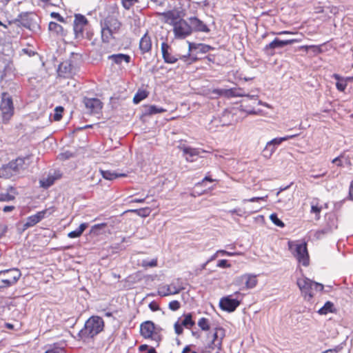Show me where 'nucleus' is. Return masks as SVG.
<instances>
[{
  "mask_svg": "<svg viewBox=\"0 0 353 353\" xmlns=\"http://www.w3.org/2000/svg\"><path fill=\"white\" fill-rule=\"evenodd\" d=\"M87 228L88 223H81L77 230L69 232L68 236L71 239L79 237Z\"/></svg>",
  "mask_w": 353,
  "mask_h": 353,
  "instance_id": "473e14b6",
  "label": "nucleus"
},
{
  "mask_svg": "<svg viewBox=\"0 0 353 353\" xmlns=\"http://www.w3.org/2000/svg\"><path fill=\"white\" fill-rule=\"evenodd\" d=\"M146 108H147L146 114L148 115H152V114H159V113H162V112H165L166 111L165 109H164L163 108L157 107L154 105H148Z\"/></svg>",
  "mask_w": 353,
  "mask_h": 353,
  "instance_id": "e433bc0d",
  "label": "nucleus"
},
{
  "mask_svg": "<svg viewBox=\"0 0 353 353\" xmlns=\"http://www.w3.org/2000/svg\"><path fill=\"white\" fill-rule=\"evenodd\" d=\"M73 30L77 39L86 38L88 40H91L93 37V32L90 30L89 21L83 14H74Z\"/></svg>",
  "mask_w": 353,
  "mask_h": 353,
  "instance_id": "7ed1b4c3",
  "label": "nucleus"
},
{
  "mask_svg": "<svg viewBox=\"0 0 353 353\" xmlns=\"http://www.w3.org/2000/svg\"><path fill=\"white\" fill-rule=\"evenodd\" d=\"M108 224L106 223H101L99 224H95L92 226L90 230V233H92L95 235L99 234V231L103 230L107 227Z\"/></svg>",
  "mask_w": 353,
  "mask_h": 353,
  "instance_id": "ea45409f",
  "label": "nucleus"
},
{
  "mask_svg": "<svg viewBox=\"0 0 353 353\" xmlns=\"http://www.w3.org/2000/svg\"><path fill=\"white\" fill-rule=\"evenodd\" d=\"M174 331L176 334L180 335L183 333V325L181 323L180 324L178 321L174 323Z\"/></svg>",
  "mask_w": 353,
  "mask_h": 353,
  "instance_id": "8fccbe9b",
  "label": "nucleus"
},
{
  "mask_svg": "<svg viewBox=\"0 0 353 353\" xmlns=\"http://www.w3.org/2000/svg\"><path fill=\"white\" fill-rule=\"evenodd\" d=\"M148 349V345L146 344L141 345L139 347V350L140 352L146 351Z\"/></svg>",
  "mask_w": 353,
  "mask_h": 353,
  "instance_id": "e2e57ef3",
  "label": "nucleus"
},
{
  "mask_svg": "<svg viewBox=\"0 0 353 353\" xmlns=\"http://www.w3.org/2000/svg\"><path fill=\"white\" fill-rule=\"evenodd\" d=\"M149 308L152 311L155 312V311H157V310H159V305L155 301H152L149 304Z\"/></svg>",
  "mask_w": 353,
  "mask_h": 353,
  "instance_id": "6e6d98bb",
  "label": "nucleus"
},
{
  "mask_svg": "<svg viewBox=\"0 0 353 353\" xmlns=\"http://www.w3.org/2000/svg\"><path fill=\"white\" fill-rule=\"evenodd\" d=\"M296 41L297 40L296 39L280 40L278 38H275L272 42L264 47L263 51L267 55L273 56L275 54V48H282L285 46L292 44Z\"/></svg>",
  "mask_w": 353,
  "mask_h": 353,
  "instance_id": "ddd939ff",
  "label": "nucleus"
},
{
  "mask_svg": "<svg viewBox=\"0 0 353 353\" xmlns=\"http://www.w3.org/2000/svg\"><path fill=\"white\" fill-rule=\"evenodd\" d=\"M104 321L99 316H92L85 323L84 327L79 332L81 339L93 338L103 330Z\"/></svg>",
  "mask_w": 353,
  "mask_h": 353,
  "instance_id": "f03ea898",
  "label": "nucleus"
},
{
  "mask_svg": "<svg viewBox=\"0 0 353 353\" xmlns=\"http://www.w3.org/2000/svg\"><path fill=\"white\" fill-rule=\"evenodd\" d=\"M197 44H198V43H194L188 42V52H190H190H191L192 50L198 49Z\"/></svg>",
  "mask_w": 353,
  "mask_h": 353,
  "instance_id": "4d7b16f0",
  "label": "nucleus"
},
{
  "mask_svg": "<svg viewBox=\"0 0 353 353\" xmlns=\"http://www.w3.org/2000/svg\"><path fill=\"white\" fill-rule=\"evenodd\" d=\"M0 113L1 121L3 124H8L14 114V106L11 96L7 92L1 94L0 102Z\"/></svg>",
  "mask_w": 353,
  "mask_h": 353,
  "instance_id": "423d86ee",
  "label": "nucleus"
},
{
  "mask_svg": "<svg viewBox=\"0 0 353 353\" xmlns=\"http://www.w3.org/2000/svg\"><path fill=\"white\" fill-rule=\"evenodd\" d=\"M161 50L163 59L165 63H175L178 61V58L171 54L172 48L168 43L163 42L161 45Z\"/></svg>",
  "mask_w": 353,
  "mask_h": 353,
  "instance_id": "f3484780",
  "label": "nucleus"
},
{
  "mask_svg": "<svg viewBox=\"0 0 353 353\" xmlns=\"http://www.w3.org/2000/svg\"><path fill=\"white\" fill-rule=\"evenodd\" d=\"M205 63L211 67V63H215V56L213 54H209L202 59Z\"/></svg>",
  "mask_w": 353,
  "mask_h": 353,
  "instance_id": "a18cd8bd",
  "label": "nucleus"
},
{
  "mask_svg": "<svg viewBox=\"0 0 353 353\" xmlns=\"http://www.w3.org/2000/svg\"><path fill=\"white\" fill-rule=\"evenodd\" d=\"M121 23L114 15H108L101 22V39L103 42H109L117 33Z\"/></svg>",
  "mask_w": 353,
  "mask_h": 353,
  "instance_id": "20e7f679",
  "label": "nucleus"
},
{
  "mask_svg": "<svg viewBox=\"0 0 353 353\" xmlns=\"http://www.w3.org/2000/svg\"><path fill=\"white\" fill-rule=\"evenodd\" d=\"M58 72L60 76L68 77L72 74V65L69 63H61L59 65Z\"/></svg>",
  "mask_w": 353,
  "mask_h": 353,
  "instance_id": "a878e982",
  "label": "nucleus"
},
{
  "mask_svg": "<svg viewBox=\"0 0 353 353\" xmlns=\"http://www.w3.org/2000/svg\"><path fill=\"white\" fill-rule=\"evenodd\" d=\"M44 353H65L64 346L58 343L49 345Z\"/></svg>",
  "mask_w": 353,
  "mask_h": 353,
  "instance_id": "cd10ccee",
  "label": "nucleus"
},
{
  "mask_svg": "<svg viewBox=\"0 0 353 353\" xmlns=\"http://www.w3.org/2000/svg\"><path fill=\"white\" fill-rule=\"evenodd\" d=\"M83 103L90 113H99L102 108V102L97 98H84Z\"/></svg>",
  "mask_w": 353,
  "mask_h": 353,
  "instance_id": "dca6fc26",
  "label": "nucleus"
},
{
  "mask_svg": "<svg viewBox=\"0 0 353 353\" xmlns=\"http://www.w3.org/2000/svg\"><path fill=\"white\" fill-rule=\"evenodd\" d=\"M236 283L241 287V290L252 289L257 283L256 275L251 274L241 275L236 279Z\"/></svg>",
  "mask_w": 353,
  "mask_h": 353,
  "instance_id": "4468645a",
  "label": "nucleus"
},
{
  "mask_svg": "<svg viewBox=\"0 0 353 353\" xmlns=\"http://www.w3.org/2000/svg\"><path fill=\"white\" fill-rule=\"evenodd\" d=\"M224 336V330L222 328H216L214 333L213 334V339L212 341V345L210 347L212 349L218 348L221 349L222 339Z\"/></svg>",
  "mask_w": 353,
  "mask_h": 353,
  "instance_id": "aec40b11",
  "label": "nucleus"
},
{
  "mask_svg": "<svg viewBox=\"0 0 353 353\" xmlns=\"http://www.w3.org/2000/svg\"><path fill=\"white\" fill-rule=\"evenodd\" d=\"M332 77L337 81L336 83V89L340 92H344L347 85V81L351 79V77L343 78L338 74H334Z\"/></svg>",
  "mask_w": 353,
  "mask_h": 353,
  "instance_id": "b1692460",
  "label": "nucleus"
},
{
  "mask_svg": "<svg viewBox=\"0 0 353 353\" xmlns=\"http://www.w3.org/2000/svg\"><path fill=\"white\" fill-rule=\"evenodd\" d=\"M198 325L203 331H208L210 330L209 321L206 318H201L198 322Z\"/></svg>",
  "mask_w": 353,
  "mask_h": 353,
  "instance_id": "a19ab883",
  "label": "nucleus"
},
{
  "mask_svg": "<svg viewBox=\"0 0 353 353\" xmlns=\"http://www.w3.org/2000/svg\"><path fill=\"white\" fill-rule=\"evenodd\" d=\"M54 212V209L53 208H50L37 212L35 214L29 216L26 219V222L23 224V230L33 227L46 216L51 215Z\"/></svg>",
  "mask_w": 353,
  "mask_h": 353,
  "instance_id": "9b49d317",
  "label": "nucleus"
},
{
  "mask_svg": "<svg viewBox=\"0 0 353 353\" xmlns=\"http://www.w3.org/2000/svg\"><path fill=\"white\" fill-rule=\"evenodd\" d=\"M102 176L107 180H113L119 177L125 176V174H118L111 170H101Z\"/></svg>",
  "mask_w": 353,
  "mask_h": 353,
  "instance_id": "c756f323",
  "label": "nucleus"
},
{
  "mask_svg": "<svg viewBox=\"0 0 353 353\" xmlns=\"http://www.w3.org/2000/svg\"><path fill=\"white\" fill-rule=\"evenodd\" d=\"M197 46H198V50H199V52L203 53V54L207 53L209 51L214 49V47H212L210 45L201 43H198Z\"/></svg>",
  "mask_w": 353,
  "mask_h": 353,
  "instance_id": "37998d69",
  "label": "nucleus"
},
{
  "mask_svg": "<svg viewBox=\"0 0 353 353\" xmlns=\"http://www.w3.org/2000/svg\"><path fill=\"white\" fill-rule=\"evenodd\" d=\"M225 254V251H223V250L218 251L216 254H214V256L212 257V259H211L210 260H208V261H207V263H208L210 262V261H211L212 259H214V258L216 257L219 254H222V255H223V254Z\"/></svg>",
  "mask_w": 353,
  "mask_h": 353,
  "instance_id": "680f3d73",
  "label": "nucleus"
},
{
  "mask_svg": "<svg viewBox=\"0 0 353 353\" xmlns=\"http://www.w3.org/2000/svg\"><path fill=\"white\" fill-rule=\"evenodd\" d=\"M230 116H231V113L228 110L224 111L222 114V118L223 117H230Z\"/></svg>",
  "mask_w": 353,
  "mask_h": 353,
  "instance_id": "69168bd1",
  "label": "nucleus"
},
{
  "mask_svg": "<svg viewBox=\"0 0 353 353\" xmlns=\"http://www.w3.org/2000/svg\"><path fill=\"white\" fill-rule=\"evenodd\" d=\"M183 154L188 155V157H186L187 161H193V159H192L194 157H196L199 155V152L196 148H192L190 147H184L182 149Z\"/></svg>",
  "mask_w": 353,
  "mask_h": 353,
  "instance_id": "7c9ffc66",
  "label": "nucleus"
},
{
  "mask_svg": "<svg viewBox=\"0 0 353 353\" xmlns=\"http://www.w3.org/2000/svg\"><path fill=\"white\" fill-rule=\"evenodd\" d=\"M296 136L297 134L287 135L283 137L274 138L272 140L270 141L269 142L267 143L266 146L263 150L264 156L268 158L270 157L276 150V145H279L282 142L293 139Z\"/></svg>",
  "mask_w": 353,
  "mask_h": 353,
  "instance_id": "f8f14e48",
  "label": "nucleus"
},
{
  "mask_svg": "<svg viewBox=\"0 0 353 353\" xmlns=\"http://www.w3.org/2000/svg\"><path fill=\"white\" fill-rule=\"evenodd\" d=\"M349 196L350 199L353 201V181L350 183V190H349Z\"/></svg>",
  "mask_w": 353,
  "mask_h": 353,
  "instance_id": "052dcab7",
  "label": "nucleus"
},
{
  "mask_svg": "<svg viewBox=\"0 0 353 353\" xmlns=\"http://www.w3.org/2000/svg\"><path fill=\"white\" fill-rule=\"evenodd\" d=\"M241 301L236 299L232 298V296H227L221 298L219 301L220 308L228 312H234L240 305Z\"/></svg>",
  "mask_w": 353,
  "mask_h": 353,
  "instance_id": "2eb2a0df",
  "label": "nucleus"
},
{
  "mask_svg": "<svg viewBox=\"0 0 353 353\" xmlns=\"http://www.w3.org/2000/svg\"><path fill=\"white\" fill-rule=\"evenodd\" d=\"M189 21L192 28V32L194 31L208 33L210 31L208 26L203 21L196 17H190Z\"/></svg>",
  "mask_w": 353,
  "mask_h": 353,
  "instance_id": "a211bd4d",
  "label": "nucleus"
},
{
  "mask_svg": "<svg viewBox=\"0 0 353 353\" xmlns=\"http://www.w3.org/2000/svg\"><path fill=\"white\" fill-rule=\"evenodd\" d=\"M48 29L52 33L57 35L64 36L66 34V32L63 28L56 22H50L48 25Z\"/></svg>",
  "mask_w": 353,
  "mask_h": 353,
  "instance_id": "393cba45",
  "label": "nucleus"
},
{
  "mask_svg": "<svg viewBox=\"0 0 353 353\" xmlns=\"http://www.w3.org/2000/svg\"><path fill=\"white\" fill-rule=\"evenodd\" d=\"M289 250H292L295 248L293 254L299 263L302 265H308L310 263V256L307 248V243L304 241L301 244H296L294 241L288 242Z\"/></svg>",
  "mask_w": 353,
  "mask_h": 353,
  "instance_id": "1a4fd4ad",
  "label": "nucleus"
},
{
  "mask_svg": "<svg viewBox=\"0 0 353 353\" xmlns=\"http://www.w3.org/2000/svg\"><path fill=\"white\" fill-rule=\"evenodd\" d=\"M148 92L143 89H139L133 98V102L135 104L140 103L142 100L145 99L148 96Z\"/></svg>",
  "mask_w": 353,
  "mask_h": 353,
  "instance_id": "f704fd0d",
  "label": "nucleus"
},
{
  "mask_svg": "<svg viewBox=\"0 0 353 353\" xmlns=\"http://www.w3.org/2000/svg\"><path fill=\"white\" fill-rule=\"evenodd\" d=\"M296 283L304 299L307 301H310L314 297L313 290L321 292L324 288L323 284L314 282L304 276L299 278Z\"/></svg>",
  "mask_w": 353,
  "mask_h": 353,
  "instance_id": "39448f33",
  "label": "nucleus"
},
{
  "mask_svg": "<svg viewBox=\"0 0 353 353\" xmlns=\"http://www.w3.org/2000/svg\"><path fill=\"white\" fill-rule=\"evenodd\" d=\"M270 219L275 225L280 228H283L285 226L284 223L278 217L276 213L271 214Z\"/></svg>",
  "mask_w": 353,
  "mask_h": 353,
  "instance_id": "79ce46f5",
  "label": "nucleus"
},
{
  "mask_svg": "<svg viewBox=\"0 0 353 353\" xmlns=\"http://www.w3.org/2000/svg\"><path fill=\"white\" fill-rule=\"evenodd\" d=\"M336 311L332 302L327 301L324 305L318 310V313L321 315H325L328 313H332Z\"/></svg>",
  "mask_w": 353,
  "mask_h": 353,
  "instance_id": "c85d7f7f",
  "label": "nucleus"
},
{
  "mask_svg": "<svg viewBox=\"0 0 353 353\" xmlns=\"http://www.w3.org/2000/svg\"><path fill=\"white\" fill-rule=\"evenodd\" d=\"M140 333L144 339L152 341L156 347H158L162 337L157 330L154 323L151 321L143 322L140 325Z\"/></svg>",
  "mask_w": 353,
  "mask_h": 353,
  "instance_id": "0eeeda50",
  "label": "nucleus"
},
{
  "mask_svg": "<svg viewBox=\"0 0 353 353\" xmlns=\"http://www.w3.org/2000/svg\"><path fill=\"white\" fill-rule=\"evenodd\" d=\"M54 120L60 121L62 118V113L63 112V108L61 106H57L54 109Z\"/></svg>",
  "mask_w": 353,
  "mask_h": 353,
  "instance_id": "c03bdc74",
  "label": "nucleus"
},
{
  "mask_svg": "<svg viewBox=\"0 0 353 353\" xmlns=\"http://www.w3.org/2000/svg\"><path fill=\"white\" fill-rule=\"evenodd\" d=\"M50 16L56 19L58 21L61 23H65V19L58 12H52L50 14Z\"/></svg>",
  "mask_w": 353,
  "mask_h": 353,
  "instance_id": "09e8293b",
  "label": "nucleus"
},
{
  "mask_svg": "<svg viewBox=\"0 0 353 353\" xmlns=\"http://www.w3.org/2000/svg\"><path fill=\"white\" fill-rule=\"evenodd\" d=\"M21 274L19 269L13 268L9 270L0 271L1 276V283L4 288L10 287L14 284L20 278Z\"/></svg>",
  "mask_w": 353,
  "mask_h": 353,
  "instance_id": "9d476101",
  "label": "nucleus"
},
{
  "mask_svg": "<svg viewBox=\"0 0 353 353\" xmlns=\"http://www.w3.org/2000/svg\"><path fill=\"white\" fill-rule=\"evenodd\" d=\"M25 164L24 158H17L0 168V177L9 179L18 173Z\"/></svg>",
  "mask_w": 353,
  "mask_h": 353,
  "instance_id": "6e6552de",
  "label": "nucleus"
},
{
  "mask_svg": "<svg viewBox=\"0 0 353 353\" xmlns=\"http://www.w3.org/2000/svg\"><path fill=\"white\" fill-rule=\"evenodd\" d=\"M189 352H190V346L187 345L183 348L182 353H188Z\"/></svg>",
  "mask_w": 353,
  "mask_h": 353,
  "instance_id": "774afa93",
  "label": "nucleus"
},
{
  "mask_svg": "<svg viewBox=\"0 0 353 353\" xmlns=\"http://www.w3.org/2000/svg\"><path fill=\"white\" fill-rule=\"evenodd\" d=\"M216 179H212L210 176L207 175L205 176L201 181L200 182H198L196 185V186H201L203 185V183L205 182V181H209V182H213V181H215Z\"/></svg>",
  "mask_w": 353,
  "mask_h": 353,
  "instance_id": "603ef678",
  "label": "nucleus"
},
{
  "mask_svg": "<svg viewBox=\"0 0 353 353\" xmlns=\"http://www.w3.org/2000/svg\"><path fill=\"white\" fill-rule=\"evenodd\" d=\"M323 208L322 205L319 203V201L314 200L311 203V210L310 212L312 214H315L316 219H320V214Z\"/></svg>",
  "mask_w": 353,
  "mask_h": 353,
  "instance_id": "2f4dec72",
  "label": "nucleus"
},
{
  "mask_svg": "<svg viewBox=\"0 0 353 353\" xmlns=\"http://www.w3.org/2000/svg\"><path fill=\"white\" fill-rule=\"evenodd\" d=\"M344 157V155L343 154H341L340 156L336 157L335 159H334L332 160V163L336 164L338 167H342L343 166V163H342V159Z\"/></svg>",
  "mask_w": 353,
  "mask_h": 353,
  "instance_id": "3c124183",
  "label": "nucleus"
},
{
  "mask_svg": "<svg viewBox=\"0 0 353 353\" xmlns=\"http://www.w3.org/2000/svg\"><path fill=\"white\" fill-rule=\"evenodd\" d=\"M61 156V159H68L71 154H68V153H62L60 154Z\"/></svg>",
  "mask_w": 353,
  "mask_h": 353,
  "instance_id": "338daca9",
  "label": "nucleus"
},
{
  "mask_svg": "<svg viewBox=\"0 0 353 353\" xmlns=\"http://www.w3.org/2000/svg\"><path fill=\"white\" fill-rule=\"evenodd\" d=\"M123 6L125 9H130L132 6H133L136 3L138 2V0H121Z\"/></svg>",
  "mask_w": 353,
  "mask_h": 353,
  "instance_id": "49530a36",
  "label": "nucleus"
},
{
  "mask_svg": "<svg viewBox=\"0 0 353 353\" xmlns=\"http://www.w3.org/2000/svg\"><path fill=\"white\" fill-rule=\"evenodd\" d=\"M31 15H32V14L30 12H22L18 15L17 20L24 27L30 28L31 26Z\"/></svg>",
  "mask_w": 353,
  "mask_h": 353,
  "instance_id": "bb28decb",
  "label": "nucleus"
},
{
  "mask_svg": "<svg viewBox=\"0 0 353 353\" xmlns=\"http://www.w3.org/2000/svg\"><path fill=\"white\" fill-rule=\"evenodd\" d=\"M158 294L161 296H166L177 294V290H174V291L172 292L170 285H164L159 288Z\"/></svg>",
  "mask_w": 353,
  "mask_h": 353,
  "instance_id": "72a5a7b5",
  "label": "nucleus"
},
{
  "mask_svg": "<svg viewBox=\"0 0 353 353\" xmlns=\"http://www.w3.org/2000/svg\"><path fill=\"white\" fill-rule=\"evenodd\" d=\"M108 59L117 65H120L123 62L129 63L131 61V57L128 54L119 53L110 55Z\"/></svg>",
  "mask_w": 353,
  "mask_h": 353,
  "instance_id": "4be33fe9",
  "label": "nucleus"
},
{
  "mask_svg": "<svg viewBox=\"0 0 353 353\" xmlns=\"http://www.w3.org/2000/svg\"><path fill=\"white\" fill-rule=\"evenodd\" d=\"M342 349V347H341L340 345H338L336 347H335L334 349H329V350H327L324 352H323L322 353H338L339 352H340Z\"/></svg>",
  "mask_w": 353,
  "mask_h": 353,
  "instance_id": "864d4df0",
  "label": "nucleus"
},
{
  "mask_svg": "<svg viewBox=\"0 0 353 353\" xmlns=\"http://www.w3.org/2000/svg\"><path fill=\"white\" fill-rule=\"evenodd\" d=\"M17 194L14 188L10 186L8 188L6 192H0V201L8 202L14 200Z\"/></svg>",
  "mask_w": 353,
  "mask_h": 353,
  "instance_id": "5701e85b",
  "label": "nucleus"
},
{
  "mask_svg": "<svg viewBox=\"0 0 353 353\" xmlns=\"http://www.w3.org/2000/svg\"><path fill=\"white\" fill-rule=\"evenodd\" d=\"M14 206L13 205H6L3 208V211L4 212H12V210H14Z\"/></svg>",
  "mask_w": 353,
  "mask_h": 353,
  "instance_id": "bf43d9fd",
  "label": "nucleus"
},
{
  "mask_svg": "<svg viewBox=\"0 0 353 353\" xmlns=\"http://www.w3.org/2000/svg\"><path fill=\"white\" fill-rule=\"evenodd\" d=\"M165 21L172 26V32L176 39H184L192 34V28L190 24L181 18L177 11L170 10L163 13Z\"/></svg>",
  "mask_w": 353,
  "mask_h": 353,
  "instance_id": "f257e3e1",
  "label": "nucleus"
},
{
  "mask_svg": "<svg viewBox=\"0 0 353 353\" xmlns=\"http://www.w3.org/2000/svg\"><path fill=\"white\" fill-rule=\"evenodd\" d=\"M61 177V175L58 176H48L46 179H43L40 181V185L42 188H48L54 184L55 181Z\"/></svg>",
  "mask_w": 353,
  "mask_h": 353,
  "instance_id": "c9c22d12",
  "label": "nucleus"
},
{
  "mask_svg": "<svg viewBox=\"0 0 353 353\" xmlns=\"http://www.w3.org/2000/svg\"><path fill=\"white\" fill-rule=\"evenodd\" d=\"M262 200H264L263 197H252L250 199H245L244 201L257 202Z\"/></svg>",
  "mask_w": 353,
  "mask_h": 353,
  "instance_id": "13d9d810",
  "label": "nucleus"
},
{
  "mask_svg": "<svg viewBox=\"0 0 353 353\" xmlns=\"http://www.w3.org/2000/svg\"><path fill=\"white\" fill-rule=\"evenodd\" d=\"M177 58H178V60L180 59V60L183 61V62L186 63L187 64H188V61H190V53L188 52V54L186 55H182Z\"/></svg>",
  "mask_w": 353,
  "mask_h": 353,
  "instance_id": "5fc2aeb1",
  "label": "nucleus"
},
{
  "mask_svg": "<svg viewBox=\"0 0 353 353\" xmlns=\"http://www.w3.org/2000/svg\"><path fill=\"white\" fill-rule=\"evenodd\" d=\"M139 49L142 54L148 52L152 49V41L150 37L148 35V32L141 38L139 42Z\"/></svg>",
  "mask_w": 353,
  "mask_h": 353,
  "instance_id": "6ab92c4d",
  "label": "nucleus"
},
{
  "mask_svg": "<svg viewBox=\"0 0 353 353\" xmlns=\"http://www.w3.org/2000/svg\"><path fill=\"white\" fill-rule=\"evenodd\" d=\"M170 285L172 292L174 291V290H176L177 294L179 293L181 290L185 289V288L183 286V283L181 279H176Z\"/></svg>",
  "mask_w": 353,
  "mask_h": 353,
  "instance_id": "58836bf2",
  "label": "nucleus"
},
{
  "mask_svg": "<svg viewBox=\"0 0 353 353\" xmlns=\"http://www.w3.org/2000/svg\"><path fill=\"white\" fill-rule=\"evenodd\" d=\"M180 307H181V303H179V301H178L176 300L172 301L169 303V309L172 311L178 310L180 308Z\"/></svg>",
  "mask_w": 353,
  "mask_h": 353,
  "instance_id": "de8ad7c7",
  "label": "nucleus"
},
{
  "mask_svg": "<svg viewBox=\"0 0 353 353\" xmlns=\"http://www.w3.org/2000/svg\"><path fill=\"white\" fill-rule=\"evenodd\" d=\"M198 60H199V58H197L196 57H190V61H188V65H190V64L197 61Z\"/></svg>",
  "mask_w": 353,
  "mask_h": 353,
  "instance_id": "0e129e2a",
  "label": "nucleus"
},
{
  "mask_svg": "<svg viewBox=\"0 0 353 353\" xmlns=\"http://www.w3.org/2000/svg\"><path fill=\"white\" fill-rule=\"evenodd\" d=\"M184 319L181 321V325L185 327H192L195 323L192 320V315L191 313L184 314H183Z\"/></svg>",
  "mask_w": 353,
  "mask_h": 353,
  "instance_id": "4c0bfd02",
  "label": "nucleus"
},
{
  "mask_svg": "<svg viewBox=\"0 0 353 353\" xmlns=\"http://www.w3.org/2000/svg\"><path fill=\"white\" fill-rule=\"evenodd\" d=\"M216 92L226 97H236L245 96V94L243 92L242 89L239 88L220 90H217Z\"/></svg>",
  "mask_w": 353,
  "mask_h": 353,
  "instance_id": "412c9836",
  "label": "nucleus"
}]
</instances>
